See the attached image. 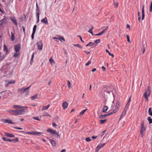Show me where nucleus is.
Wrapping results in <instances>:
<instances>
[{
  "instance_id": "obj_41",
  "label": "nucleus",
  "mask_w": 152,
  "mask_h": 152,
  "mask_svg": "<svg viewBox=\"0 0 152 152\" xmlns=\"http://www.w3.org/2000/svg\"><path fill=\"white\" fill-rule=\"evenodd\" d=\"M87 110V109H86L83 110H82L80 113V115H82Z\"/></svg>"
},
{
  "instance_id": "obj_7",
  "label": "nucleus",
  "mask_w": 152,
  "mask_h": 152,
  "mask_svg": "<svg viewBox=\"0 0 152 152\" xmlns=\"http://www.w3.org/2000/svg\"><path fill=\"white\" fill-rule=\"evenodd\" d=\"M146 130V128L144 126V122H143L141 124V128L140 130V133L141 136L142 137L144 134V133Z\"/></svg>"
},
{
  "instance_id": "obj_43",
  "label": "nucleus",
  "mask_w": 152,
  "mask_h": 152,
  "mask_svg": "<svg viewBox=\"0 0 152 152\" xmlns=\"http://www.w3.org/2000/svg\"><path fill=\"white\" fill-rule=\"evenodd\" d=\"M100 39H98L94 41V43H95V44H97L99 43L100 42Z\"/></svg>"
},
{
  "instance_id": "obj_58",
  "label": "nucleus",
  "mask_w": 152,
  "mask_h": 152,
  "mask_svg": "<svg viewBox=\"0 0 152 152\" xmlns=\"http://www.w3.org/2000/svg\"><path fill=\"white\" fill-rule=\"evenodd\" d=\"M15 83V81L14 80H13V81H9L8 83V84H11V83Z\"/></svg>"
},
{
  "instance_id": "obj_62",
  "label": "nucleus",
  "mask_w": 152,
  "mask_h": 152,
  "mask_svg": "<svg viewBox=\"0 0 152 152\" xmlns=\"http://www.w3.org/2000/svg\"><path fill=\"white\" fill-rule=\"evenodd\" d=\"M22 28H23V32L24 33V34L25 35V27L24 26H23L22 27Z\"/></svg>"
},
{
  "instance_id": "obj_42",
  "label": "nucleus",
  "mask_w": 152,
  "mask_h": 152,
  "mask_svg": "<svg viewBox=\"0 0 152 152\" xmlns=\"http://www.w3.org/2000/svg\"><path fill=\"white\" fill-rule=\"evenodd\" d=\"M107 93L109 94H110L111 93L113 94V93L112 91H110L108 90V88H107V91H105L104 92V93Z\"/></svg>"
},
{
  "instance_id": "obj_16",
  "label": "nucleus",
  "mask_w": 152,
  "mask_h": 152,
  "mask_svg": "<svg viewBox=\"0 0 152 152\" xmlns=\"http://www.w3.org/2000/svg\"><path fill=\"white\" fill-rule=\"evenodd\" d=\"M41 22L42 23H45L46 25H47L48 23V19L46 17L42 20Z\"/></svg>"
},
{
  "instance_id": "obj_25",
  "label": "nucleus",
  "mask_w": 152,
  "mask_h": 152,
  "mask_svg": "<svg viewBox=\"0 0 152 152\" xmlns=\"http://www.w3.org/2000/svg\"><path fill=\"white\" fill-rule=\"evenodd\" d=\"M120 104V102L118 101L117 102L116 104L115 107V109L118 110L119 108Z\"/></svg>"
},
{
  "instance_id": "obj_51",
  "label": "nucleus",
  "mask_w": 152,
  "mask_h": 152,
  "mask_svg": "<svg viewBox=\"0 0 152 152\" xmlns=\"http://www.w3.org/2000/svg\"><path fill=\"white\" fill-rule=\"evenodd\" d=\"M68 85L69 88H70L71 86V84L69 80H68Z\"/></svg>"
},
{
  "instance_id": "obj_53",
  "label": "nucleus",
  "mask_w": 152,
  "mask_h": 152,
  "mask_svg": "<svg viewBox=\"0 0 152 152\" xmlns=\"http://www.w3.org/2000/svg\"><path fill=\"white\" fill-rule=\"evenodd\" d=\"M119 3L118 2L115 3H114V5L115 7V8H117L118 7Z\"/></svg>"
},
{
  "instance_id": "obj_49",
  "label": "nucleus",
  "mask_w": 152,
  "mask_h": 152,
  "mask_svg": "<svg viewBox=\"0 0 152 152\" xmlns=\"http://www.w3.org/2000/svg\"><path fill=\"white\" fill-rule=\"evenodd\" d=\"M129 102H128L126 104V106H125V108H126V109L127 110V109L129 106Z\"/></svg>"
},
{
  "instance_id": "obj_12",
  "label": "nucleus",
  "mask_w": 152,
  "mask_h": 152,
  "mask_svg": "<svg viewBox=\"0 0 152 152\" xmlns=\"http://www.w3.org/2000/svg\"><path fill=\"white\" fill-rule=\"evenodd\" d=\"M97 45V44H95V43H92V42H90L88 44H87L86 46V47L87 46H92L91 48H93Z\"/></svg>"
},
{
  "instance_id": "obj_28",
  "label": "nucleus",
  "mask_w": 152,
  "mask_h": 152,
  "mask_svg": "<svg viewBox=\"0 0 152 152\" xmlns=\"http://www.w3.org/2000/svg\"><path fill=\"white\" fill-rule=\"evenodd\" d=\"M107 121V119H105L104 120H101V119H100V124H104L105 122Z\"/></svg>"
},
{
  "instance_id": "obj_10",
  "label": "nucleus",
  "mask_w": 152,
  "mask_h": 152,
  "mask_svg": "<svg viewBox=\"0 0 152 152\" xmlns=\"http://www.w3.org/2000/svg\"><path fill=\"white\" fill-rule=\"evenodd\" d=\"M10 68V66L9 64H7L3 66L2 69L5 70L6 71H7L9 70Z\"/></svg>"
},
{
  "instance_id": "obj_6",
  "label": "nucleus",
  "mask_w": 152,
  "mask_h": 152,
  "mask_svg": "<svg viewBox=\"0 0 152 152\" xmlns=\"http://www.w3.org/2000/svg\"><path fill=\"white\" fill-rule=\"evenodd\" d=\"M3 49L4 51L6 52V53L4 55H3L2 57L1 55L0 56V58L1 60H3L6 56L10 52V51L8 50L7 48L5 45H4Z\"/></svg>"
},
{
  "instance_id": "obj_32",
  "label": "nucleus",
  "mask_w": 152,
  "mask_h": 152,
  "mask_svg": "<svg viewBox=\"0 0 152 152\" xmlns=\"http://www.w3.org/2000/svg\"><path fill=\"white\" fill-rule=\"evenodd\" d=\"M151 110V108L150 107L149 108L148 111L149 114L151 116H152V110Z\"/></svg>"
},
{
  "instance_id": "obj_44",
  "label": "nucleus",
  "mask_w": 152,
  "mask_h": 152,
  "mask_svg": "<svg viewBox=\"0 0 152 152\" xmlns=\"http://www.w3.org/2000/svg\"><path fill=\"white\" fill-rule=\"evenodd\" d=\"M13 107H14V108L16 109L17 108H21V107L20 105H15Z\"/></svg>"
},
{
  "instance_id": "obj_24",
  "label": "nucleus",
  "mask_w": 152,
  "mask_h": 152,
  "mask_svg": "<svg viewBox=\"0 0 152 152\" xmlns=\"http://www.w3.org/2000/svg\"><path fill=\"white\" fill-rule=\"evenodd\" d=\"M50 106V105L48 104L46 106L43 107L42 109V110L43 111L44 110H47L49 107Z\"/></svg>"
},
{
  "instance_id": "obj_14",
  "label": "nucleus",
  "mask_w": 152,
  "mask_h": 152,
  "mask_svg": "<svg viewBox=\"0 0 152 152\" xmlns=\"http://www.w3.org/2000/svg\"><path fill=\"white\" fill-rule=\"evenodd\" d=\"M5 135L8 137H14L15 136L13 134H10L8 132H6L5 133Z\"/></svg>"
},
{
  "instance_id": "obj_15",
  "label": "nucleus",
  "mask_w": 152,
  "mask_h": 152,
  "mask_svg": "<svg viewBox=\"0 0 152 152\" xmlns=\"http://www.w3.org/2000/svg\"><path fill=\"white\" fill-rule=\"evenodd\" d=\"M6 19L5 18L0 20L1 23L0 24V26H2L3 24H6Z\"/></svg>"
},
{
  "instance_id": "obj_4",
  "label": "nucleus",
  "mask_w": 152,
  "mask_h": 152,
  "mask_svg": "<svg viewBox=\"0 0 152 152\" xmlns=\"http://www.w3.org/2000/svg\"><path fill=\"white\" fill-rule=\"evenodd\" d=\"M47 132H50V134L52 135H54L56 137H58L59 139L60 138V136L58 134V133L56 132V130L49 129L47 130Z\"/></svg>"
},
{
  "instance_id": "obj_8",
  "label": "nucleus",
  "mask_w": 152,
  "mask_h": 152,
  "mask_svg": "<svg viewBox=\"0 0 152 152\" xmlns=\"http://www.w3.org/2000/svg\"><path fill=\"white\" fill-rule=\"evenodd\" d=\"M37 46L38 49L39 50H42L43 47V43L42 40H40L37 43Z\"/></svg>"
},
{
  "instance_id": "obj_27",
  "label": "nucleus",
  "mask_w": 152,
  "mask_h": 152,
  "mask_svg": "<svg viewBox=\"0 0 152 152\" xmlns=\"http://www.w3.org/2000/svg\"><path fill=\"white\" fill-rule=\"evenodd\" d=\"M37 94H35L34 96L31 97V98L32 100H34L35 99L37 98Z\"/></svg>"
},
{
  "instance_id": "obj_48",
  "label": "nucleus",
  "mask_w": 152,
  "mask_h": 152,
  "mask_svg": "<svg viewBox=\"0 0 152 152\" xmlns=\"http://www.w3.org/2000/svg\"><path fill=\"white\" fill-rule=\"evenodd\" d=\"M91 61H88L87 63H86L85 64V65L86 66H88L89 65L91 64Z\"/></svg>"
},
{
  "instance_id": "obj_54",
  "label": "nucleus",
  "mask_w": 152,
  "mask_h": 152,
  "mask_svg": "<svg viewBox=\"0 0 152 152\" xmlns=\"http://www.w3.org/2000/svg\"><path fill=\"white\" fill-rule=\"evenodd\" d=\"M126 37L128 42H130V40L129 36L128 35H127Z\"/></svg>"
},
{
  "instance_id": "obj_45",
  "label": "nucleus",
  "mask_w": 152,
  "mask_h": 152,
  "mask_svg": "<svg viewBox=\"0 0 152 152\" xmlns=\"http://www.w3.org/2000/svg\"><path fill=\"white\" fill-rule=\"evenodd\" d=\"M149 11L150 12H152V1L151 2V4L150 7V10Z\"/></svg>"
},
{
  "instance_id": "obj_33",
  "label": "nucleus",
  "mask_w": 152,
  "mask_h": 152,
  "mask_svg": "<svg viewBox=\"0 0 152 152\" xmlns=\"http://www.w3.org/2000/svg\"><path fill=\"white\" fill-rule=\"evenodd\" d=\"M147 120L149 121V124L152 123V118H151L150 117H148L147 118Z\"/></svg>"
},
{
  "instance_id": "obj_50",
  "label": "nucleus",
  "mask_w": 152,
  "mask_h": 152,
  "mask_svg": "<svg viewBox=\"0 0 152 152\" xmlns=\"http://www.w3.org/2000/svg\"><path fill=\"white\" fill-rule=\"evenodd\" d=\"M33 118L35 120L38 121H40V120L39 119L38 117H33Z\"/></svg>"
},
{
  "instance_id": "obj_35",
  "label": "nucleus",
  "mask_w": 152,
  "mask_h": 152,
  "mask_svg": "<svg viewBox=\"0 0 152 152\" xmlns=\"http://www.w3.org/2000/svg\"><path fill=\"white\" fill-rule=\"evenodd\" d=\"M104 33V31L103 30L101 32H100L98 34H94V35L97 36H100V35H101L103 34Z\"/></svg>"
},
{
  "instance_id": "obj_40",
  "label": "nucleus",
  "mask_w": 152,
  "mask_h": 152,
  "mask_svg": "<svg viewBox=\"0 0 152 152\" xmlns=\"http://www.w3.org/2000/svg\"><path fill=\"white\" fill-rule=\"evenodd\" d=\"M37 28V25H35L34 26L33 28V32H34L35 33Z\"/></svg>"
},
{
  "instance_id": "obj_26",
  "label": "nucleus",
  "mask_w": 152,
  "mask_h": 152,
  "mask_svg": "<svg viewBox=\"0 0 152 152\" xmlns=\"http://www.w3.org/2000/svg\"><path fill=\"white\" fill-rule=\"evenodd\" d=\"M73 45L77 47L80 49H82L83 48V47L82 46L79 45V44H74Z\"/></svg>"
},
{
  "instance_id": "obj_23",
  "label": "nucleus",
  "mask_w": 152,
  "mask_h": 152,
  "mask_svg": "<svg viewBox=\"0 0 152 152\" xmlns=\"http://www.w3.org/2000/svg\"><path fill=\"white\" fill-rule=\"evenodd\" d=\"M109 115H110V114H109V113L106 114H104V115H101L99 116V118H104V117Z\"/></svg>"
},
{
  "instance_id": "obj_39",
  "label": "nucleus",
  "mask_w": 152,
  "mask_h": 152,
  "mask_svg": "<svg viewBox=\"0 0 152 152\" xmlns=\"http://www.w3.org/2000/svg\"><path fill=\"white\" fill-rule=\"evenodd\" d=\"M142 48H145V47L146 46V43L144 42V41H142Z\"/></svg>"
},
{
  "instance_id": "obj_59",
  "label": "nucleus",
  "mask_w": 152,
  "mask_h": 152,
  "mask_svg": "<svg viewBox=\"0 0 152 152\" xmlns=\"http://www.w3.org/2000/svg\"><path fill=\"white\" fill-rule=\"evenodd\" d=\"M100 149L99 148V147L98 148V146H97L96 148L95 152H98Z\"/></svg>"
},
{
  "instance_id": "obj_20",
  "label": "nucleus",
  "mask_w": 152,
  "mask_h": 152,
  "mask_svg": "<svg viewBox=\"0 0 152 152\" xmlns=\"http://www.w3.org/2000/svg\"><path fill=\"white\" fill-rule=\"evenodd\" d=\"M50 143L53 146H55L56 145V141L54 140H52L51 139H50Z\"/></svg>"
},
{
  "instance_id": "obj_2",
  "label": "nucleus",
  "mask_w": 152,
  "mask_h": 152,
  "mask_svg": "<svg viewBox=\"0 0 152 152\" xmlns=\"http://www.w3.org/2000/svg\"><path fill=\"white\" fill-rule=\"evenodd\" d=\"M151 87L150 86H148L147 87V89L143 94V96L146 101L148 100V97L150 95L151 91Z\"/></svg>"
},
{
  "instance_id": "obj_18",
  "label": "nucleus",
  "mask_w": 152,
  "mask_h": 152,
  "mask_svg": "<svg viewBox=\"0 0 152 152\" xmlns=\"http://www.w3.org/2000/svg\"><path fill=\"white\" fill-rule=\"evenodd\" d=\"M68 106V103L66 102H64L62 104V107L64 110L66 109Z\"/></svg>"
},
{
  "instance_id": "obj_17",
  "label": "nucleus",
  "mask_w": 152,
  "mask_h": 152,
  "mask_svg": "<svg viewBox=\"0 0 152 152\" xmlns=\"http://www.w3.org/2000/svg\"><path fill=\"white\" fill-rule=\"evenodd\" d=\"M36 15H37L38 14H39V15H40L39 12H40V11L39 9V7H38V6L37 3H36Z\"/></svg>"
},
{
  "instance_id": "obj_56",
  "label": "nucleus",
  "mask_w": 152,
  "mask_h": 152,
  "mask_svg": "<svg viewBox=\"0 0 152 152\" xmlns=\"http://www.w3.org/2000/svg\"><path fill=\"white\" fill-rule=\"evenodd\" d=\"M19 54L18 53H16L14 54L13 56L15 58L17 57Z\"/></svg>"
},
{
  "instance_id": "obj_30",
  "label": "nucleus",
  "mask_w": 152,
  "mask_h": 152,
  "mask_svg": "<svg viewBox=\"0 0 152 152\" xmlns=\"http://www.w3.org/2000/svg\"><path fill=\"white\" fill-rule=\"evenodd\" d=\"M106 52L108 53V54L110 56H111L112 58H113L114 56V55L112 54H111L109 51L107 49H106Z\"/></svg>"
},
{
  "instance_id": "obj_46",
  "label": "nucleus",
  "mask_w": 152,
  "mask_h": 152,
  "mask_svg": "<svg viewBox=\"0 0 152 152\" xmlns=\"http://www.w3.org/2000/svg\"><path fill=\"white\" fill-rule=\"evenodd\" d=\"M49 61L51 64H53L55 63L53 59L51 58L50 59Z\"/></svg>"
},
{
  "instance_id": "obj_29",
  "label": "nucleus",
  "mask_w": 152,
  "mask_h": 152,
  "mask_svg": "<svg viewBox=\"0 0 152 152\" xmlns=\"http://www.w3.org/2000/svg\"><path fill=\"white\" fill-rule=\"evenodd\" d=\"M105 143L99 144L97 146L98 148L99 147V148L101 149V148H102V147H104V146L105 145Z\"/></svg>"
},
{
  "instance_id": "obj_13",
  "label": "nucleus",
  "mask_w": 152,
  "mask_h": 152,
  "mask_svg": "<svg viewBox=\"0 0 152 152\" xmlns=\"http://www.w3.org/2000/svg\"><path fill=\"white\" fill-rule=\"evenodd\" d=\"M127 110V109H126V108H125L124 109L123 111L120 116L119 118V120H120L125 115Z\"/></svg>"
},
{
  "instance_id": "obj_36",
  "label": "nucleus",
  "mask_w": 152,
  "mask_h": 152,
  "mask_svg": "<svg viewBox=\"0 0 152 152\" xmlns=\"http://www.w3.org/2000/svg\"><path fill=\"white\" fill-rule=\"evenodd\" d=\"M117 110H118L115 109L112 112H111L110 113H109V114H110V115L112 114H113L115 113H116L117 112Z\"/></svg>"
},
{
  "instance_id": "obj_60",
  "label": "nucleus",
  "mask_w": 152,
  "mask_h": 152,
  "mask_svg": "<svg viewBox=\"0 0 152 152\" xmlns=\"http://www.w3.org/2000/svg\"><path fill=\"white\" fill-rule=\"evenodd\" d=\"M78 37H80V40L81 41V42H84V41L82 40V37L80 36H78Z\"/></svg>"
},
{
  "instance_id": "obj_47",
  "label": "nucleus",
  "mask_w": 152,
  "mask_h": 152,
  "mask_svg": "<svg viewBox=\"0 0 152 152\" xmlns=\"http://www.w3.org/2000/svg\"><path fill=\"white\" fill-rule=\"evenodd\" d=\"M39 14H37V15H36V18L37 19V23H38L39 21Z\"/></svg>"
},
{
  "instance_id": "obj_3",
  "label": "nucleus",
  "mask_w": 152,
  "mask_h": 152,
  "mask_svg": "<svg viewBox=\"0 0 152 152\" xmlns=\"http://www.w3.org/2000/svg\"><path fill=\"white\" fill-rule=\"evenodd\" d=\"M31 86H29L25 88H19L18 89V92L21 94H24L25 93L26 96H27L29 94L28 90Z\"/></svg>"
},
{
  "instance_id": "obj_22",
  "label": "nucleus",
  "mask_w": 152,
  "mask_h": 152,
  "mask_svg": "<svg viewBox=\"0 0 152 152\" xmlns=\"http://www.w3.org/2000/svg\"><path fill=\"white\" fill-rule=\"evenodd\" d=\"M108 109V107L107 106H104L103 107L102 110V112H106V111Z\"/></svg>"
},
{
  "instance_id": "obj_5",
  "label": "nucleus",
  "mask_w": 152,
  "mask_h": 152,
  "mask_svg": "<svg viewBox=\"0 0 152 152\" xmlns=\"http://www.w3.org/2000/svg\"><path fill=\"white\" fill-rule=\"evenodd\" d=\"M2 139L4 141L13 142L14 143H15L16 142H18L19 141L18 140V137H16L13 139H10L7 138L6 137H3Z\"/></svg>"
},
{
  "instance_id": "obj_52",
  "label": "nucleus",
  "mask_w": 152,
  "mask_h": 152,
  "mask_svg": "<svg viewBox=\"0 0 152 152\" xmlns=\"http://www.w3.org/2000/svg\"><path fill=\"white\" fill-rule=\"evenodd\" d=\"M86 141L87 142H90V141H91V140L89 138V137H86Z\"/></svg>"
},
{
  "instance_id": "obj_9",
  "label": "nucleus",
  "mask_w": 152,
  "mask_h": 152,
  "mask_svg": "<svg viewBox=\"0 0 152 152\" xmlns=\"http://www.w3.org/2000/svg\"><path fill=\"white\" fill-rule=\"evenodd\" d=\"M1 121L4 123H7L9 124H13L15 123L12 122V121L9 119H1Z\"/></svg>"
},
{
  "instance_id": "obj_64",
  "label": "nucleus",
  "mask_w": 152,
  "mask_h": 152,
  "mask_svg": "<svg viewBox=\"0 0 152 152\" xmlns=\"http://www.w3.org/2000/svg\"><path fill=\"white\" fill-rule=\"evenodd\" d=\"M52 125L54 127H56V126H57V125L54 122L53 123Z\"/></svg>"
},
{
  "instance_id": "obj_37",
  "label": "nucleus",
  "mask_w": 152,
  "mask_h": 152,
  "mask_svg": "<svg viewBox=\"0 0 152 152\" xmlns=\"http://www.w3.org/2000/svg\"><path fill=\"white\" fill-rule=\"evenodd\" d=\"M12 21L14 23V24H15V25L16 26H17L18 25L17 22V20L15 19H12Z\"/></svg>"
},
{
  "instance_id": "obj_31",
  "label": "nucleus",
  "mask_w": 152,
  "mask_h": 152,
  "mask_svg": "<svg viewBox=\"0 0 152 152\" xmlns=\"http://www.w3.org/2000/svg\"><path fill=\"white\" fill-rule=\"evenodd\" d=\"M42 116H49L51 117V115H49L48 113L45 112L43 114Z\"/></svg>"
},
{
  "instance_id": "obj_11",
  "label": "nucleus",
  "mask_w": 152,
  "mask_h": 152,
  "mask_svg": "<svg viewBox=\"0 0 152 152\" xmlns=\"http://www.w3.org/2000/svg\"><path fill=\"white\" fill-rule=\"evenodd\" d=\"M21 48V45L20 44H18L15 45L14 49L16 52H18L19 51Z\"/></svg>"
},
{
  "instance_id": "obj_61",
  "label": "nucleus",
  "mask_w": 152,
  "mask_h": 152,
  "mask_svg": "<svg viewBox=\"0 0 152 152\" xmlns=\"http://www.w3.org/2000/svg\"><path fill=\"white\" fill-rule=\"evenodd\" d=\"M84 52L87 55H88L90 53V51L88 52L86 50H84Z\"/></svg>"
},
{
  "instance_id": "obj_21",
  "label": "nucleus",
  "mask_w": 152,
  "mask_h": 152,
  "mask_svg": "<svg viewBox=\"0 0 152 152\" xmlns=\"http://www.w3.org/2000/svg\"><path fill=\"white\" fill-rule=\"evenodd\" d=\"M42 133V132H37L33 131V132L32 135H37V136L40 134H41Z\"/></svg>"
},
{
  "instance_id": "obj_38",
  "label": "nucleus",
  "mask_w": 152,
  "mask_h": 152,
  "mask_svg": "<svg viewBox=\"0 0 152 152\" xmlns=\"http://www.w3.org/2000/svg\"><path fill=\"white\" fill-rule=\"evenodd\" d=\"M11 39L13 41L15 39V37L12 32L11 33Z\"/></svg>"
},
{
  "instance_id": "obj_57",
  "label": "nucleus",
  "mask_w": 152,
  "mask_h": 152,
  "mask_svg": "<svg viewBox=\"0 0 152 152\" xmlns=\"http://www.w3.org/2000/svg\"><path fill=\"white\" fill-rule=\"evenodd\" d=\"M35 33V32H32V34L31 35V36L32 39H33L34 38V34Z\"/></svg>"
},
{
  "instance_id": "obj_19",
  "label": "nucleus",
  "mask_w": 152,
  "mask_h": 152,
  "mask_svg": "<svg viewBox=\"0 0 152 152\" xmlns=\"http://www.w3.org/2000/svg\"><path fill=\"white\" fill-rule=\"evenodd\" d=\"M144 5H142V20H143L144 17H145V15L144 14Z\"/></svg>"
},
{
  "instance_id": "obj_55",
  "label": "nucleus",
  "mask_w": 152,
  "mask_h": 152,
  "mask_svg": "<svg viewBox=\"0 0 152 152\" xmlns=\"http://www.w3.org/2000/svg\"><path fill=\"white\" fill-rule=\"evenodd\" d=\"M88 32H89V33H91L92 35H94V34H93V31H92V30H91V29H89V31H88Z\"/></svg>"
},
{
  "instance_id": "obj_34",
  "label": "nucleus",
  "mask_w": 152,
  "mask_h": 152,
  "mask_svg": "<svg viewBox=\"0 0 152 152\" xmlns=\"http://www.w3.org/2000/svg\"><path fill=\"white\" fill-rule=\"evenodd\" d=\"M20 132L24 133H25L28 134H33V132H24L23 131H20Z\"/></svg>"
},
{
  "instance_id": "obj_1",
  "label": "nucleus",
  "mask_w": 152,
  "mask_h": 152,
  "mask_svg": "<svg viewBox=\"0 0 152 152\" xmlns=\"http://www.w3.org/2000/svg\"><path fill=\"white\" fill-rule=\"evenodd\" d=\"M23 107L24 108L23 110H10L9 111L10 112L12 113L11 114L12 115H20L24 114L25 112L24 110H26L27 108V107Z\"/></svg>"
},
{
  "instance_id": "obj_63",
  "label": "nucleus",
  "mask_w": 152,
  "mask_h": 152,
  "mask_svg": "<svg viewBox=\"0 0 152 152\" xmlns=\"http://www.w3.org/2000/svg\"><path fill=\"white\" fill-rule=\"evenodd\" d=\"M108 28V26H107L106 27V28L105 29H104V30H103V31H104V32H106L107 31Z\"/></svg>"
}]
</instances>
